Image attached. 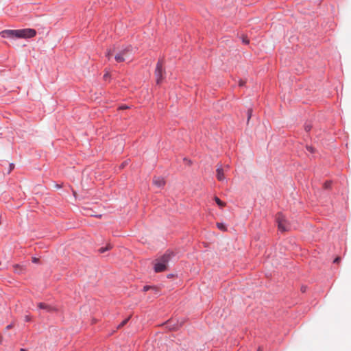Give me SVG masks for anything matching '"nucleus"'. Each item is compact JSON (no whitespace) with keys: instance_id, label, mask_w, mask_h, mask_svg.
<instances>
[{"instance_id":"nucleus-1","label":"nucleus","mask_w":351,"mask_h":351,"mask_svg":"<svg viewBox=\"0 0 351 351\" xmlns=\"http://www.w3.org/2000/svg\"><path fill=\"white\" fill-rule=\"evenodd\" d=\"M3 38H30L36 36V32L34 29H7L1 32L0 33Z\"/></svg>"},{"instance_id":"nucleus-2","label":"nucleus","mask_w":351,"mask_h":351,"mask_svg":"<svg viewBox=\"0 0 351 351\" xmlns=\"http://www.w3.org/2000/svg\"><path fill=\"white\" fill-rule=\"evenodd\" d=\"M173 256V252L168 251L162 256L156 259L154 264V271L158 273L167 270L168 263Z\"/></svg>"},{"instance_id":"nucleus-3","label":"nucleus","mask_w":351,"mask_h":351,"mask_svg":"<svg viewBox=\"0 0 351 351\" xmlns=\"http://www.w3.org/2000/svg\"><path fill=\"white\" fill-rule=\"evenodd\" d=\"M132 53V47H127L115 54L114 58L117 62H124Z\"/></svg>"},{"instance_id":"nucleus-4","label":"nucleus","mask_w":351,"mask_h":351,"mask_svg":"<svg viewBox=\"0 0 351 351\" xmlns=\"http://www.w3.org/2000/svg\"><path fill=\"white\" fill-rule=\"evenodd\" d=\"M165 71L163 69V62L162 60H158V62L156 64V67L155 70V76L157 84H159L162 82V81L165 78Z\"/></svg>"},{"instance_id":"nucleus-5","label":"nucleus","mask_w":351,"mask_h":351,"mask_svg":"<svg viewBox=\"0 0 351 351\" xmlns=\"http://www.w3.org/2000/svg\"><path fill=\"white\" fill-rule=\"evenodd\" d=\"M276 221L278 223V229L281 232H285L289 230V224L282 213H279L276 215Z\"/></svg>"},{"instance_id":"nucleus-6","label":"nucleus","mask_w":351,"mask_h":351,"mask_svg":"<svg viewBox=\"0 0 351 351\" xmlns=\"http://www.w3.org/2000/svg\"><path fill=\"white\" fill-rule=\"evenodd\" d=\"M153 184L158 187H162L165 184V181L163 178L156 176L153 178Z\"/></svg>"},{"instance_id":"nucleus-7","label":"nucleus","mask_w":351,"mask_h":351,"mask_svg":"<svg viewBox=\"0 0 351 351\" xmlns=\"http://www.w3.org/2000/svg\"><path fill=\"white\" fill-rule=\"evenodd\" d=\"M217 178L219 181H223L225 180L224 169L221 165H218L217 168Z\"/></svg>"},{"instance_id":"nucleus-8","label":"nucleus","mask_w":351,"mask_h":351,"mask_svg":"<svg viewBox=\"0 0 351 351\" xmlns=\"http://www.w3.org/2000/svg\"><path fill=\"white\" fill-rule=\"evenodd\" d=\"M38 307L40 309H45L48 312H53L56 311V308L43 302L38 304Z\"/></svg>"},{"instance_id":"nucleus-9","label":"nucleus","mask_w":351,"mask_h":351,"mask_svg":"<svg viewBox=\"0 0 351 351\" xmlns=\"http://www.w3.org/2000/svg\"><path fill=\"white\" fill-rule=\"evenodd\" d=\"M215 201L217 204V205L220 207H224L226 206V203L222 202L219 198L217 197H215Z\"/></svg>"},{"instance_id":"nucleus-10","label":"nucleus","mask_w":351,"mask_h":351,"mask_svg":"<svg viewBox=\"0 0 351 351\" xmlns=\"http://www.w3.org/2000/svg\"><path fill=\"white\" fill-rule=\"evenodd\" d=\"M217 226L219 229H220L222 231H226L227 230L226 226L222 223H217Z\"/></svg>"},{"instance_id":"nucleus-11","label":"nucleus","mask_w":351,"mask_h":351,"mask_svg":"<svg viewBox=\"0 0 351 351\" xmlns=\"http://www.w3.org/2000/svg\"><path fill=\"white\" fill-rule=\"evenodd\" d=\"M114 49L113 50H111L110 49L106 54V56L108 58V60L110 58V57L112 56L113 53H114Z\"/></svg>"},{"instance_id":"nucleus-12","label":"nucleus","mask_w":351,"mask_h":351,"mask_svg":"<svg viewBox=\"0 0 351 351\" xmlns=\"http://www.w3.org/2000/svg\"><path fill=\"white\" fill-rule=\"evenodd\" d=\"M110 248H111V246H110V245H108V247H105V248H104V247H101V248L99 250V252L103 253V252H106V250H109V249H110Z\"/></svg>"},{"instance_id":"nucleus-13","label":"nucleus","mask_w":351,"mask_h":351,"mask_svg":"<svg viewBox=\"0 0 351 351\" xmlns=\"http://www.w3.org/2000/svg\"><path fill=\"white\" fill-rule=\"evenodd\" d=\"M128 319H129V318L125 319V320H123V321L120 324V325L119 326V328H120V327H121V326H124L125 324H126V323L128 322Z\"/></svg>"},{"instance_id":"nucleus-14","label":"nucleus","mask_w":351,"mask_h":351,"mask_svg":"<svg viewBox=\"0 0 351 351\" xmlns=\"http://www.w3.org/2000/svg\"><path fill=\"white\" fill-rule=\"evenodd\" d=\"M247 114H248V117H247V122H248L252 116V109L248 110Z\"/></svg>"},{"instance_id":"nucleus-15","label":"nucleus","mask_w":351,"mask_h":351,"mask_svg":"<svg viewBox=\"0 0 351 351\" xmlns=\"http://www.w3.org/2000/svg\"><path fill=\"white\" fill-rule=\"evenodd\" d=\"M306 149L308 151H309L310 152L313 153L314 152V149L311 146H306Z\"/></svg>"},{"instance_id":"nucleus-16","label":"nucleus","mask_w":351,"mask_h":351,"mask_svg":"<svg viewBox=\"0 0 351 351\" xmlns=\"http://www.w3.org/2000/svg\"><path fill=\"white\" fill-rule=\"evenodd\" d=\"M340 257H337L335 260H334V263H339L340 262Z\"/></svg>"},{"instance_id":"nucleus-17","label":"nucleus","mask_w":351,"mask_h":351,"mask_svg":"<svg viewBox=\"0 0 351 351\" xmlns=\"http://www.w3.org/2000/svg\"><path fill=\"white\" fill-rule=\"evenodd\" d=\"M150 289H152V287H149V286H145V287H143V291H147L149 290Z\"/></svg>"},{"instance_id":"nucleus-18","label":"nucleus","mask_w":351,"mask_h":351,"mask_svg":"<svg viewBox=\"0 0 351 351\" xmlns=\"http://www.w3.org/2000/svg\"><path fill=\"white\" fill-rule=\"evenodd\" d=\"M249 40L246 38H243V43H245V44H248L249 43Z\"/></svg>"},{"instance_id":"nucleus-19","label":"nucleus","mask_w":351,"mask_h":351,"mask_svg":"<svg viewBox=\"0 0 351 351\" xmlns=\"http://www.w3.org/2000/svg\"><path fill=\"white\" fill-rule=\"evenodd\" d=\"M245 84V81H243V80H240V82H239V86H244V84Z\"/></svg>"},{"instance_id":"nucleus-20","label":"nucleus","mask_w":351,"mask_h":351,"mask_svg":"<svg viewBox=\"0 0 351 351\" xmlns=\"http://www.w3.org/2000/svg\"><path fill=\"white\" fill-rule=\"evenodd\" d=\"M330 185V182H326L325 184H324V186L325 188H328Z\"/></svg>"},{"instance_id":"nucleus-21","label":"nucleus","mask_w":351,"mask_h":351,"mask_svg":"<svg viewBox=\"0 0 351 351\" xmlns=\"http://www.w3.org/2000/svg\"><path fill=\"white\" fill-rule=\"evenodd\" d=\"M32 261H33V263H38V258L34 257V258H32Z\"/></svg>"},{"instance_id":"nucleus-22","label":"nucleus","mask_w":351,"mask_h":351,"mask_svg":"<svg viewBox=\"0 0 351 351\" xmlns=\"http://www.w3.org/2000/svg\"><path fill=\"white\" fill-rule=\"evenodd\" d=\"M129 107L128 106H122L119 108V109H121V110H123V109H127Z\"/></svg>"},{"instance_id":"nucleus-23","label":"nucleus","mask_w":351,"mask_h":351,"mask_svg":"<svg viewBox=\"0 0 351 351\" xmlns=\"http://www.w3.org/2000/svg\"><path fill=\"white\" fill-rule=\"evenodd\" d=\"M305 130H306V131H307V132H308V131H309V130H311V126H309V125H306V126H305Z\"/></svg>"},{"instance_id":"nucleus-24","label":"nucleus","mask_w":351,"mask_h":351,"mask_svg":"<svg viewBox=\"0 0 351 351\" xmlns=\"http://www.w3.org/2000/svg\"><path fill=\"white\" fill-rule=\"evenodd\" d=\"M10 171L14 168V165L13 164H10Z\"/></svg>"},{"instance_id":"nucleus-25","label":"nucleus","mask_w":351,"mask_h":351,"mask_svg":"<svg viewBox=\"0 0 351 351\" xmlns=\"http://www.w3.org/2000/svg\"><path fill=\"white\" fill-rule=\"evenodd\" d=\"M25 320H26V321H29V320H30L29 317V316H26V317H25Z\"/></svg>"},{"instance_id":"nucleus-26","label":"nucleus","mask_w":351,"mask_h":351,"mask_svg":"<svg viewBox=\"0 0 351 351\" xmlns=\"http://www.w3.org/2000/svg\"><path fill=\"white\" fill-rule=\"evenodd\" d=\"M12 327V326L10 324V325L7 326L6 328L10 329Z\"/></svg>"},{"instance_id":"nucleus-27","label":"nucleus","mask_w":351,"mask_h":351,"mask_svg":"<svg viewBox=\"0 0 351 351\" xmlns=\"http://www.w3.org/2000/svg\"><path fill=\"white\" fill-rule=\"evenodd\" d=\"M108 77V73H106V74L104 75V77L105 79H106Z\"/></svg>"},{"instance_id":"nucleus-28","label":"nucleus","mask_w":351,"mask_h":351,"mask_svg":"<svg viewBox=\"0 0 351 351\" xmlns=\"http://www.w3.org/2000/svg\"><path fill=\"white\" fill-rule=\"evenodd\" d=\"M305 290H306V287H302V291L303 292H304V291H305Z\"/></svg>"},{"instance_id":"nucleus-29","label":"nucleus","mask_w":351,"mask_h":351,"mask_svg":"<svg viewBox=\"0 0 351 351\" xmlns=\"http://www.w3.org/2000/svg\"><path fill=\"white\" fill-rule=\"evenodd\" d=\"M2 339H3V337L1 336H0V343H1V342H2Z\"/></svg>"},{"instance_id":"nucleus-30","label":"nucleus","mask_w":351,"mask_h":351,"mask_svg":"<svg viewBox=\"0 0 351 351\" xmlns=\"http://www.w3.org/2000/svg\"><path fill=\"white\" fill-rule=\"evenodd\" d=\"M20 351H26V350H25V349H23V348H21V349L20 350Z\"/></svg>"},{"instance_id":"nucleus-31","label":"nucleus","mask_w":351,"mask_h":351,"mask_svg":"<svg viewBox=\"0 0 351 351\" xmlns=\"http://www.w3.org/2000/svg\"><path fill=\"white\" fill-rule=\"evenodd\" d=\"M257 351H262V350L259 348Z\"/></svg>"}]
</instances>
